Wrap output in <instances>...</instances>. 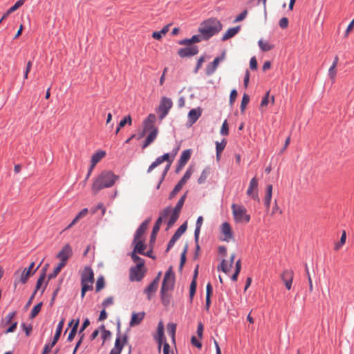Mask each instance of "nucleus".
I'll list each match as a JSON object with an SVG mask.
<instances>
[{
  "label": "nucleus",
  "instance_id": "59",
  "mask_svg": "<svg viewBox=\"0 0 354 354\" xmlns=\"http://www.w3.org/2000/svg\"><path fill=\"white\" fill-rule=\"evenodd\" d=\"M186 252H187V246L185 247L184 251L181 254L180 263V269H182V268L183 267V266H184V264L185 263V261H186Z\"/></svg>",
  "mask_w": 354,
  "mask_h": 354
},
{
  "label": "nucleus",
  "instance_id": "58",
  "mask_svg": "<svg viewBox=\"0 0 354 354\" xmlns=\"http://www.w3.org/2000/svg\"><path fill=\"white\" fill-rule=\"evenodd\" d=\"M183 186H181L179 183H177L172 192L170 194L169 198H173L180 190L182 189Z\"/></svg>",
  "mask_w": 354,
  "mask_h": 354
},
{
  "label": "nucleus",
  "instance_id": "52",
  "mask_svg": "<svg viewBox=\"0 0 354 354\" xmlns=\"http://www.w3.org/2000/svg\"><path fill=\"white\" fill-rule=\"evenodd\" d=\"M46 270V268H44V270ZM45 277H46V274H45V271L40 275L39 278L38 279L37 281V285H36V289L35 290V292H36L37 290L38 289H39V288L41 287V284L43 283L44 279H45Z\"/></svg>",
  "mask_w": 354,
  "mask_h": 354
},
{
  "label": "nucleus",
  "instance_id": "39",
  "mask_svg": "<svg viewBox=\"0 0 354 354\" xmlns=\"http://www.w3.org/2000/svg\"><path fill=\"white\" fill-rule=\"evenodd\" d=\"M337 67L331 66L328 69V76L332 82L334 83L335 82L336 75H337Z\"/></svg>",
  "mask_w": 354,
  "mask_h": 354
},
{
  "label": "nucleus",
  "instance_id": "44",
  "mask_svg": "<svg viewBox=\"0 0 354 354\" xmlns=\"http://www.w3.org/2000/svg\"><path fill=\"white\" fill-rule=\"evenodd\" d=\"M187 228V223H183V225L180 226V227L176 230L175 235L178 239L182 236V234L186 231Z\"/></svg>",
  "mask_w": 354,
  "mask_h": 354
},
{
  "label": "nucleus",
  "instance_id": "31",
  "mask_svg": "<svg viewBox=\"0 0 354 354\" xmlns=\"http://www.w3.org/2000/svg\"><path fill=\"white\" fill-rule=\"evenodd\" d=\"M258 44L261 50L266 52L272 50L274 48V45L270 44L267 41L260 39L258 41Z\"/></svg>",
  "mask_w": 354,
  "mask_h": 354
},
{
  "label": "nucleus",
  "instance_id": "62",
  "mask_svg": "<svg viewBox=\"0 0 354 354\" xmlns=\"http://www.w3.org/2000/svg\"><path fill=\"white\" fill-rule=\"evenodd\" d=\"M236 97H237V91L235 89H233L231 91L230 95V104H232L234 102Z\"/></svg>",
  "mask_w": 354,
  "mask_h": 354
},
{
  "label": "nucleus",
  "instance_id": "21",
  "mask_svg": "<svg viewBox=\"0 0 354 354\" xmlns=\"http://www.w3.org/2000/svg\"><path fill=\"white\" fill-rule=\"evenodd\" d=\"M64 321H65L64 318H62L60 320V322H59V324L57 326L56 332L54 335L53 339L51 342V346H55L57 344V341L59 340V337L62 333V329H63V327H64Z\"/></svg>",
  "mask_w": 354,
  "mask_h": 354
},
{
  "label": "nucleus",
  "instance_id": "57",
  "mask_svg": "<svg viewBox=\"0 0 354 354\" xmlns=\"http://www.w3.org/2000/svg\"><path fill=\"white\" fill-rule=\"evenodd\" d=\"M202 223H196V227L194 232L195 241L197 243L199 237L200 230Z\"/></svg>",
  "mask_w": 354,
  "mask_h": 354
},
{
  "label": "nucleus",
  "instance_id": "28",
  "mask_svg": "<svg viewBox=\"0 0 354 354\" xmlns=\"http://www.w3.org/2000/svg\"><path fill=\"white\" fill-rule=\"evenodd\" d=\"M240 30V26L231 28L223 35L222 40L225 41L236 35Z\"/></svg>",
  "mask_w": 354,
  "mask_h": 354
},
{
  "label": "nucleus",
  "instance_id": "11",
  "mask_svg": "<svg viewBox=\"0 0 354 354\" xmlns=\"http://www.w3.org/2000/svg\"><path fill=\"white\" fill-rule=\"evenodd\" d=\"M32 274L33 272H30L28 270H26L25 269L22 270H18L14 274V286L16 287L19 283H21L23 284L26 283Z\"/></svg>",
  "mask_w": 354,
  "mask_h": 354
},
{
  "label": "nucleus",
  "instance_id": "53",
  "mask_svg": "<svg viewBox=\"0 0 354 354\" xmlns=\"http://www.w3.org/2000/svg\"><path fill=\"white\" fill-rule=\"evenodd\" d=\"M160 223H156V224L154 225V227L153 228V231H152V233L151 235V241H154L156 239V234L160 230Z\"/></svg>",
  "mask_w": 354,
  "mask_h": 354
},
{
  "label": "nucleus",
  "instance_id": "46",
  "mask_svg": "<svg viewBox=\"0 0 354 354\" xmlns=\"http://www.w3.org/2000/svg\"><path fill=\"white\" fill-rule=\"evenodd\" d=\"M127 124L129 125H131L132 119L130 115L125 116L120 122H119L120 127H124Z\"/></svg>",
  "mask_w": 354,
  "mask_h": 354
},
{
  "label": "nucleus",
  "instance_id": "8",
  "mask_svg": "<svg viewBox=\"0 0 354 354\" xmlns=\"http://www.w3.org/2000/svg\"><path fill=\"white\" fill-rule=\"evenodd\" d=\"M73 250L69 244H66L57 254L56 257L59 259V264L65 266L68 260L72 257Z\"/></svg>",
  "mask_w": 354,
  "mask_h": 354
},
{
  "label": "nucleus",
  "instance_id": "35",
  "mask_svg": "<svg viewBox=\"0 0 354 354\" xmlns=\"http://www.w3.org/2000/svg\"><path fill=\"white\" fill-rule=\"evenodd\" d=\"M209 174H210V169L209 167H206L205 169H204L201 174V176L198 179V183L199 184L204 183Z\"/></svg>",
  "mask_w": 354,
  "mask_h": 354
},
{
  "label": "nucleus",
  "instance_id": "32",
  "mask_svg": "<svg viewBox=\"0 0 354 354\" xmlns=\"http://www.w3.org/2000/svg\"><path fill=\"white\" fill-rule=\"evenodd\" d=\"M272 185H269L267 186L266 189V194L264 198V203L266 207H269L271 202L272 198Z\"/></svg>",
  "mask_w": 354,
  "mask_h": 354
},
{
  "label": "nucleus",
  "instance_id": "48",
  "mask_svg": "<svg viewBox=\"0 0 354 354\" xmlns=\"http://www.w3.org/2000/svg\"><path fill=\"white\" fill-rule=\"evenodd\" d=\"M88 209L84 208L82 209L78 214L76 215V216L73 218L72 221H78L80 219H82L84 218V216L88 214Z\"/></svg>",
  "mask_w": 354,
  "mask_h": 354
},
{
  "label": "nucleus",
  "instance_id": "43",
  "mask_svg": "<svg viewBox=\"0 0 354 354\" xmlns=\"http://www.w3.org/2000/svg\"><path fill=\"white\" fill-rule=\"evenodd\" d=\"M64 266L61 265V264H58L54 269V270L53 271L52 273L49 274L48 275V279H53V278H55L57 274L60 272V271L62 270V269L64 268Z\"/></svg>",
  "mask_w": 354,
  "mask_h": 354
},
{
  "label": "nucleus",
  "instance_id": "16",
  "mask_svg": "<svg viewBox=\"0 0 354 354\" xmlns=\"http://www.w3.org/2000/svg\"><path fill=\"white\" fill-rule=\"evenodd\" d=\"M155 338L158 343V351H159V352H160L161 346H162V342L165 339L164 325L161 321L158 323V328H157V334L155 336Z\"/></svg>",
  "mask_w": 354,
  "mask_h": 354
},
{
  "label": "nucleus",
  "instance_id": "17",
  "mask_svg": "<svg viewBox=\"0 0 354 354\" xmlns=\"http://www.w3.org/2000/svg\"><path fill=\"white\" fill-rule=\"evenodd\" d=\"M158 278H155L151 284L145 290V293L147 295V299L150 300L152 295L156 292L158 288Z\"/></svg>",
  "mask_w": 354,
  "mask_h": 354
},
{
  "label": "nucleus",
  "instance_id": "25",
  "mask_svg": "<svg viewBox=\"0 0 354 354\" xmlns=\"http://www.w3.org/2000/svg\"><path fill=\"white\" fill-rule=\"evenodd\" d=\"M224 59V55H223L221 57H216L213 62L212 63L211 66H208L207 68V75H212L214 73L215 70L216 69L219 62Z\"/></svg>",
  "mask_w": 354,
  "mask_h": 354
},
{
  "label": "nucleus",
  "instance_id": "23",
  "mask_svg": "<svg viewBox=\"0 0 354 354\" xmlns=\"http://www.w3.org/2000/svg\"><path fill=\"white\" fill-rule=\"evenodd\" d=\"M106 156V152L99 151L95 153L91 157V169H94L95 165Z\"/></svg>",
  "mask_w": 354,
  "mask_h": 354
},
{
  "label": "nucleus",
  "instance_id": "40",
  "mask_svg": "<svg viewBox=\"0 0 354 354\" xmlns=\"http://www.w3.org/2000/svg\"><path fill=\"white\" fill-rule=\"evenodd\" d=\"M250 101V97L246 93L243 94L241 104V111L242 113H244L245 109L246 108L247 104L249 103Z\"/></svg>",
  "mask_w": 354,
  "mask_h": 354
},
{
  "label": "nucleus",
  "instance_id": "33",
  "mask_svg": "<svg viewBox=\"0 0 354 354\" xmlns=\"http://www.w3.org/2000/svg\"><path fill=\"white\" fill-rule=\"evenodd\" d=\"M123 344H120V338L118 337L115 342V346L111 349L110 354H120Z\"/></svg>",
  "mask_w": 354,
  "mask_h": 354
},
{
  "label": "nucleus",
  "instance_id": "6",
  "mask_svg": "<svg viewBox=\"0 0 354 354\" xmlns=\"http://www.w3.org/2000/svg\"><path fill=\"white\" fill-rule=\"evenodd\" d=\"M173 106L172 100L167 97H162L158 107V113L160 120H162L168 114Z\"/></svg>",
  "mask_w": 354,
  "mask_h": 354
},
{
  "label": "nucleus",
  "instance_id": "47",
  "mask_svg": "<svg viewBox=\"0 0 354 354\" xmlns=\"http://www.w3.org/2000/svg\"><path fill=\"white\" fill-rule=\"evenodd\" d=\"M136 252H132L131 254V257L133 262L136 263V264H139L142 263V266H145V261L143 259L140 258L138 255H136Z\"/></svg>",
  "mask_w": 354,
  "mask_h": 354
},
{
  "label": "nucleus",
  "instance_id": "1",
  "mask_svg": "<svg viewBox=\"0 0 354 354\" xmlns=\"http://www.w3.org/2000/svg\"><path fill=\"white\" fill-rule=\"evenodd\" d=\"M118 178L119 176L112 171H103L93 181L91 187L93 193L96 194L102 189L112 187Z\"/></svg>",
  "mask_w": 354,
  "mask_h": 354
},
{
  "label": "nucleus",
  "instance_id": "9",
  "mask_svg": "<svg viewBox=\"0 0 354 354\" xmlns=\"http://www.w3.org/2000/svg\"><path fill=\"white\" fill-rule=\"evenodd\" d=\"M186 198V194H184L178 201L176 205L174 208L171 207H168L165 208V214H167L168 212L172 214L171 221H176V220L179 217L180 212L183 206Z\"/></svg>",
  "mask_w": 354,
  "mask_h": 354
},
{
  "label": "nucleus",
  "instance_id": "12",
  "mask_svg": "<svg viewBox=\"0 0 354 354\" xmlns=\"http://www.w3.org/2000/svg\"><path fill=\"white\" fill-rule=\"evenodd\" d=\"M174 285V277H170L167 276L164 277L162 284L161 287V295H162V299L164 301L165 300V294L171 290Z\"/></svg>",
  "mask_w": 354,
  "mask_h": 354
},
{
  "label": "nucleus",
  "instance_id": "34",
  "mask_svg": "<svg viewBox=\"0 0 354 354\" xmlns=\"http://www.w3.org/2000/svg\"><path fill=\"white\" fill-rule=\"evenodd\" d=\"M169 25L165 26L160 31L153 32L152 34L153 38L155 39H160L169 31Z\"/></svg>",
  "mask_w": 354,
  "mask_h": 354
},
{
  "label": "nucleus",
  "instance_id": "37",
  "mask_svg": "<svg viewBox=\"0 0 354 354\" xmlns=\"http://www.w3.org/2000/svg\"><path fill=\"white\" fill-rule=\"evenodd\" d=\"M79 323H80L79 319H77L75 321L68 336V341L71 342L74 339V337L77 333V328L79 326Z\"/></svg>",
  "mask_w": 354,
  "mask_h": 354
},
{
  "label": "nucleus",
  "instance_id": "5",
  "mask_svg": "<svg viewBox=\"0 0 354 354\" xmlns=\"http://www.w3.org/2000/svg\"><path fill=\"white\" fill-rule=\"evenodd\" d=\"M232 209L234 218L236 221H249L250 216L248 214L246 208L239 204H232Z\"/></svg>",
  "mask_w": 354,
  "mask_h": 354
},
{
  "label": "nucleus",
  "instance_id": "63",
  "mask_svg": "<svg viewBox=\"0 0 354 354\" xmlns=\"http://www.w3.org/2000/svg\"><path fill=\"white\" fill-rule=\"evenodd\" d=\"M178 239V237H176L175 235H173V236L171 237V240L168 243L167 251L169 250L174 246V245L175 244Z\"/></svg>",
  "mask_w": 354,
  "mask_h": 354
},
{
  "label": "nucleus",
  "instance_id": "50",
  "mask_svg": "<svg viewBox=\"0 0 354 354\" xmlns=\"http://www.w3.org/2000/svg\"><path fill=\"white\" fill-rule=\"evenodd\" d=\"M221 134L223 136H227L229 134V127L227 120H225L221 126Z\"/></svg>",
  "mask_w": 354,
  "mask_h": 354
},
{
  "label": "nucleus",
  "instance_id": "15",
  "mask_svg": "<svg viewBox=\"0 0 354 354\" xmlns=\"http://www.w3.org/2000/svg\"><path fill=\"white\" fill-rule=\"evenodd\" d=\"M234 258L235 254L233 253L230 256V260L229 262L223 259L221 265L218 267V270H221L225 273H229L234 263Z\"/></svg>",
  "mask_w": 354,
  "mask_h": 354
},
{
  "label": "nucleus",
  "instance_id": "60",
  "mask_svg": "<svg viewBox=\"0 0 354 354\" xmlns=\"http://www.w3.org/2000/svg\"><path fill=\"white\" fill-rule=\"evenodd\" d=\"M279 26L281 28H286L288 26V19L286 17H283L279 20Z\"/></svg>",
  "mask_w": 354,
  "mask_h": 354
},
{
  "label": "nucleus",
  "instance_id": "55",
  "mask_svg": "<svg viewBox=\"0 0 354 354\" xmlns=\"http://www.w3.org/2000/svg\"><path fill=\"white\" fill-rule=\"evenodd\" d=\"M248 15V11L247 10H243L241 14H239L236 17V19H234V22H239V21H243L247 16Z\"/></svg>",
  "mask_w": 354,
  "mask_h": 354
},
{
  "label": "nucleus",
  "instance_id": "3",
  "mask_svg": "<svg viewBox=\"0 0 354 354\" xmlns=\"http://www.w3.org/2000/svg\"><path fill=\"white\" fill-rule=\"evenodd\" d=\"M222 29V24L216 19H209L202 23L199 27V32L204 39L207 40Z\"/></svg>",
  "mask_w": 354,
  "mask_h": 354
},
{
  "label": "nucleus",
  "instance_id": "24",
  "mask_svg": "<svg viewBox=\"0 0 354 354\" xmlns=\"http://www.w3.org/2000/svg\"><path fill=\"white\" fill-rule=\"evenodd\" d=\"M145 313L140 312L138 313H133L131 315V319L130 322V326H134L138 325L145 317Z\"/></svg>",
  "mask_w": 354,
  "mask_h": 354
},
{
  "label": "nucleus",
  "instance_id": "13",
  "mask_svg": "<svg viewBox=\"0 0 354 354\" xmlns=\"http://www.w3.org/2000/svg\"><path fill=\"white\" fill-rule=\"evenodd\" d=\"M281 279L283 281L286 288L290 290L292 287L294 272L292 270H285L281 274Z\"/></svg>",
  "mask_w": 354,
  "mask_h": 354
},
{
  "label": "nucleus",
  "instance_id": "30",
  "mask_svg": "<svg viewBox=\"0 0 354 354\" xmlns=\"http://www.w3.org/2000/svg\"><path fill=\"white\" fill-rule=\"evenodd\" d=\"M191 149H187L183 151L179 162H181V165H185L191 157Z\"/></svg>",
  "mask_w": 354,
  "mask_h": 354
},
{
  "label": "nucleus",
  "instance_id": "38",
  "mask_svg": "<svg viewBox=\"0 0 354 354\" xmlns=\"http://www.w3.org/2000/svg\"><path fill=\"white\" fill-rule=\"evenodd\" d=\"M165 209L162 212V213L160 214V215L159 216V217L156 221H171L172 214H171L170 212L169 213L168 212L167 214H165Z\"/></svg>",
  "mask_w": 354,
  "mask_h": 354
},
{
  "label": "nucleus",
  "instance_id": "18",
  "mask_svg": "<svg viewBox=\"0 0 354 354\" xmlns=\"http://www.w3.org/2000/svg\"><path fill=\"white\" fill-rule=\"evenodd\" d=\"M158 133V129H153L150 131L149 135L147 136L146 140H145L142 148L144 149L147 148L149 145H150L157 138Z\"/></svg>",
  "mask_w": 354,
  "mask_h": 354
},
{
  "label": "nucleus",
  "instance_id": "27",
  "mask_svg": "<svg viewBox=\"0 0 354 354\" xmlns=\"http://www.w3.org/2000/svg\"><path fill=\"white\" fill-rule=\"evenodd\" d=\"M133 243H135V247L133 251L140 254H145L144 250L146 248V245L144 243V240H133Z\"/></svg>",
  "mask_w": 354,
  "mask_h": 354
},
{
  "label": "nucleus",
  "instance_id": "2",
  "mask_svg": "<svg viewBox=\"0 0 354 354\" xmlns=\"http://www.w3.org/2000/svg\"><path fill=\"white\" fill-rule=\"evenodd\" d=\"M178 149H179V147H178L176 148V149L174 150V152L171 154L167 153L161 156L158 157L156 159V160L154 162H153L151 163V165L149 167V168L147 169V173H150L154 168H156V167H158V165L162 164L164 161L167 162V165L165 167V168L161 175L159 183L157 186V189L160 188V184L164 180L167 171H169L171 164L173 162L176 155L177 154Z\"/></svg>",
  "mask_w": 354,
  "mask_h": 354
},
{
  "label": "nucleus",
  "instance_id": "14",
  "mask_svg": "<svg viewBox=\"0 0 354 354\" xmlns=\"http://www.w3.org/2000/svg\"><path fill=\"white\" fill-rule=\"evenodd\" d=\"M198 53V47L196 46H189L178 50V55L181 57H190L196 55Z\"/></svg>",
  "mask_w": 354,
  "mask_h": 354
},
{
  "label": "nucleus",
  "instance_id": "19",
  "mask_svg": "<svg viewBox=\"0 0 354 354\" xmlns=\"http://www.w3.org/2000/svg\"><path fill=\"white\" fill-rule=\"evenodd\" d=\"M156 122V116L154 114H149L148 117L143 122V128L145 130L151 131L153 129H158L154 126Z\"/></svg>",
  "mask_w": 354,
  "mask_h": 354
},
{
  "label": "nucleus",
  "instance_id": "49",
  "mask_svg": "<svg viewBox=\"0 0 354 354\" xmlns=\"http://www.w3.org/2000/svg\"><path fill=\"white\" fill-rule=\"evenodd\" d=\"M100 329L102 330V337L104 341H105L106 339L111 337V332L109 330H106L105 326L104 325L100 326Z\"/></svg>",
  "mask_w": 354,
  "mask_h": 354
},
{
  "label": "nucleus",
  "instance_id": "42",
  "mask_svg": "<svg viewBox=\"0 0 354 354\" xmlns=\"http://www.w3.org/2000/svg\"><path fill=\"white\" fill-rule=\"evenodd\" d=\"M41 306H42V303L40 302L33 307V308L31 311V313H30L31 319L35 318L38 315V313L41 310Z\"/></svg>",
  "mask_w": 354,
  "mask_h": 354
},
{
  "label": "nucleus",
  "instance_id": "64",
  "mask_svg": "<svg viewBox=\"0 0 354 354\" xmlns=\"http://www.w3.org/2000/svg\"><path fill=\"white\" fill-rule=\"evenodd\" d=\"M191 342H192V344L198 348H201L202 347V344L200 342V341L198 339H197V338L194 336H193L191 339Z\"/></svg>",
  "mask_w": 354,
  "mask_h": 354
},
{
  "label": "nucleus",
  "instance_id": "7",
  "mask_svg": "<svg viewBox=\"0 0 354 354\" xmlns=\"http://www.w3.org/2000/svg\"><path fill=\"white\" fill-rule=\"evenodd\" d=\"M145 273V266H142V263L136 264L129 270V279L131 281H140L142 279Z\"/></svg>",
  "mask_w": 354,
  "mask_h": 354
},
{
  "label": "nucleus",
  "instance_id": "41",
  "mask_svg": "<svg viewBox=\"0 0 354 354\" xmlns=\"http://www.w3.org/2000/svg\"><path fill=\"white\" fill-rule=\"evenodd\" d=\"M196 280L195 279H193L189 288V297H190V301H192L193 299V297L196 293Z\"/></svg>",
  "mask_w": 354,
  "mask_h": 354
},
{
  "label": "nucleus",
  "instance_id": "4",
  "mask_svg": "<svg viewBox=\"0 0 354 354\" xmlns=\"http://www.w3.org/2000/svg\"><path fill=\"white\" fill-rule=\"evenodd\" d=\"M94 273L91 267L86 266L81 272V297L83 298L87 291L93 290Z\"/></svg>",
  "mask_w": 354,
  "mask_h": 354
},
{
  "label": "nucleus",
  "instance_id": "20",
  "mask_svg": "<svg viewBox=\"0 0 354 354\" xmlns=\"http://www.w3.org/2000/svg\"><path fill=\"white\" fill-rule=\"evenodd\" d=\"M202 113V110L200 108L193 109L189 111L188 113L189 122L191 124L195 123L197 120L200 118Z\"/></svg>",
  "mask_w": 354,
  "mask_h": 354
},
{
  "label": "nucleus",
  "instance_id": "36",
  "mask_svg": "<svg viewBox=\"0 0 354 354\" xmlns=\"http://www.w3.org/2000/svg\"><path fill=\"white\" fill-rule=\"evenodd\" d=\"M192 173H193V169L192 168H189L185 173L183 178L180 179V180L178 183H179L181 186H183L187 183V181L189 179Z\"/></svg>",
  "mask_w": 354,
  "mask_h": 354
},
{
  "label": "nucleus",
  "instance_id": "22",
  "mask_svg": "<svg viewBox=\"0 0 354 354\" xmlns=\"http://www.w3.org/2000/svg\"><path fill=\"white\" fill-rule=\"evenodd\" d=\"M257 179L255 177H254L250 182V185L247 190V194L255 199L257 197V195L254 194L253 192L254 189H257Z\"/></svg>",
  "mask_w": 354,
  "mask_h": 354
},
{
  "label": "nucleus",
  "instance_id": "51",
  "mask_svg": "<svg viewBox=\"0 0 354 354\" xmlns=\"http://www.w3.org/2000/svg\"><path fill=\"white\" fill-rule=\"evenodd\" d=\"M167 330L169 334L171 336L173 339H174L175 337V333H176V324L169 323L167 324Z\"/></svg>",
  "mask_w": 354,
  "mask_h": 354
},
{
  "label": "nucleus",
  "instance_id": "61",
  "mask_svg": "<svg viewBox=\"0 0 354 354\" xmlns=\"http://www.w3.org/2000/svg\"><path fill=\"white\" fill-rule=\"evenodd\" d=\"M250 67L252 70L257 68V61L255 57H252L250 61Z\"/></svg>",
  "mask_w": 354,
  "mask_h": 354
},
{
  "label": "nucleus",
  "instance_id": "26",
  "mask_svg": "<svg viewBox=\"0 0 354 354\" xmlns=\"http://www.w3.org/2000/svg\"><path fill=\"white\" fill-rule=\"evenodd\" d=\"M147 230V223H142L141 225L139 227V228L136 230L135 236H134V241L138 240H143L142 236L145 233V232Z\"/></svg>",
  "mask_w": 354,
  "mask_h": 354
},
{
  "label": "nucleus",
  "instance_id": "29",
  "mask_svg": "<svg viewBox=\"0 0 354 354\" xmlns=\"http://www.w3.org/2000/svg\"><path fill=\"white\" fill-rule=\"evenodd\" d=\"M227 144V141L225 139H223L221 142H216V159L219 160L222 151L224 150Z\"/></svg>",
  "mask_w": 354,
  "mask_h": 354
},
{
  "label": "nucleus",
  "instance_id": "56",
  "mask_svg": "<svg viewBox=\"0 0 354 354\" xmlns=\"http://www.w3.org/2000/svg\"><path fill=\"white\" fill-rule=\"evenodd\" d=\"M113 300H114V298L113 297H109L106 299H105L103 302H102V306L104 307V308H106L108 307L109 306H111L113 304Z\"/></svg>",
  "mask_w": 354,
  "mask_h": 354
},
{
  "label": "nucleus",
  "instance_id": "10",
  "mask_svg": "<svg viewBox=\"0 0 354 354\" xmlns=\"http://www.w3.org/2000/svg\"><path fill=\"white\" fill-rule=\"evenodd\" d=\"M221 240L226 242L234 241V232L228 223H223L220 227Z\"/></svg>",
  "mask_w": 354,
  "mask_h": 354
},
{
  "label": "nucleus",
  "instance_id": "45",
  "mask_svg": "<svg viewBox=\"0 0 354 354\" xmlns=\"http://www.w3.org/2000/svg\"><path fill=\"white\" fill-rule=\"evenodd\" d=\"M104 279L103 277H100L97 279L95 289L97 292H99L104 287Z\"/></svg>",
  "mask_w": 354,
  "mask_h": 354
},
{
  "label": "nucleus",
  "instance_id": "54",
  "mask_svg": "<svg viewBox=\"0 0 354 354\" xmlns=\"http://www.w3.org/2000/svg\"><path fill=\"white\" fill-rule=\"evenodd\" d=\"M306 274L308 277V284H309V290H310V292H313V281H312V279H311L310 274L309 273V270H308V268L307 265H306Z\"/></svg>",
  "mask_w": 354,
  "mask_h": 354
}]
</instances>
